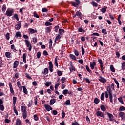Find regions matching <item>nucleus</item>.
Masks as SVG:
<instances>
[{
    "label": "nucleus",
    "instance_id": "7",
    "mask_svg": "<svg viewBox=\"0 0 125 125\" xmlns=\"http://www.w3.org/2000/svg\"><path fill=\"white\" fill-rule=\"evenodd\" d=\"M49 70L51 72V73H52V72H53V64H52V62H49Z\"/></svg>",
    "mask_w": 125,
    "mask_h": 125
},
{
    "label": "nucleus",
    "instance_id": "57",
    "mask_svg": "<svg viewBox=\"0 0 125 125\" xmlns=\"http://www.w3.org/2000/svg\"><path fill=\"white\" fill-rule=\"evenodd\" d=\"M33 117H34L35 121H39V117H38V115L35 114L33 116Z\"/></svg>",
    "mask_w": 125,
    "mask_h": 125
},
{
    "label": "nucleus",
    "instance_id": "9",
    "mask_svg": "<svg viewBox=\"0 0 125 125\" xmlns=\"http://www.w3.org/2000/svg\"><path fill=\"white\" fill-rule=\"evenodd\" d=\"M119 116L120 118H122V120H123V121H125V113L124 112H120L119 113Z\"/></svg>",
    "mask_w": 125,
    "mask_h": 125
},
{
    "label": "nucleus",
    "instance_id": "26",
    "mask_svg": "<svg viewBox=\"0 0 125 125\" xmlns=\"http://www.w3.org/2000/svg\"><path fill=\"white\" fill-rule=\"evenodd\" d=\"M115 83L117 84V88H120V83L116 80V78L113 79Z\"/></svg>",
    "mask_w": 125,
    "mask_h": 125
},
{
    "label": "nucleus",
    "instance_id": "34",
    "mask_svg": "<svg viewBox=\"0 0 125 125\" xmlns=\"http://www.w3.org/2000/svg\"><path fill=\"white\" fill-rule=\"evenodd\" d=\"M13 110H14V112L16 114V116H18V111H17V110L16 109V106H13Z\"/></svg>",
    "mask_w": 125,
    "mask_h": 125
},
{
    "label": "nucleus",
    "instance_id": "55",
    "mask_svg": "<svg viewBox=\"0 0 125 125\" xmlns=\"http://www.w3.org/2000/svg\"><path fill=\"white\" fill-rule=\"evenodd\" d=\"M6 40H7L8 41V40H9V39H10V36H9V33H7L6 35Z\"/></svg>",
    "mask_w": 125,
    "mask_h": 125
},
{
    "label": "nucleus",
    "instance_id": "25",
    "mask_svg": "<svg viewBox=\"0 0 125 125\" xmlns=\"http://www.w3.org/2000/svg\"><path fill=\"white\" fill-rule=\"evenodd\" d=\"M60 39H61V36L60 35V34H58L55 38V42H56V41H59Z\"/></svg>",
    "mask_w": 125,
    "mask_h": 125
},
{
    "label": "nucleus",
    "instance_id": "39",
    "mask_svg": "<svg viewBox=\"0 0 125 125\" xmlns=\"http://www.w3.org/2000/svg\"><path fill=\"white\" fill-rule=\"evenodd\" d=\"M6 10V5L5 4L3 5L2 7V11L3 12H5V11Z\"/></svg>",
    "mask_w": 125,
    "mask_h": 125
},
{
    "label": "nucleus",
    "instance_id": "62",
    "mask_svg": "<svg viewBox=\"0 0 125 125\" xmlns=\"http://www.w3.org/2000/svg\"><path fill=\"white\" fill-rule=\"evenodd\" d=\"M48 11V10L46 8H42V12H47Z\"/></svg>",
    "mask_w": 125,
    "mask_h": 125
},
{
    "label": "nucleus",
    "instance_id": "6",
    "mask_svg": "<svg viewBox=\"0 0 125 125\" xmlns=\"http://www.w3.org/2000/svg\"><path fill=\"white\" fill-rule=\"evenodd\" d=\"M9 86L10 87V91L12 95H14V90H13V87H12V84L10 82L9 83Z\"/></svg>",
    "mask_w": 125,
    "mask_h": 125
},
{
    "label": "nucleus",
    "instance_id": "33",
    "mask_svg": "<svg viewBox=\"0 0 125 125\" xmlns=\"http://www.w3.org/2000/svg\"><path fill=\"white\" fill-rule=\"evenodd\" d=\"M104 99H105V94L104 93H102L101 95V100L104 101Z\"/></svg>",
    "mask_w": 125,
    "mask_h": 125
},
{
    "label": "nucleus",
    "instance_id": "53",
    "mask_svg": "<svg viewBox=\"0 0 125 125\" xmlns=\"http://www.w3.org/2000/svg\"><path fill=\"white\" fill-rule=\"evenodd\" d=\"M68 91H69V90H68V89L63 90V94H64V95H66L68 94Z\"/></svg>",
    "mask_w": 125,
    "mask_h": 125
},
{
    "label": "nucleus",
    "instance_id": "4",
    "mask_svg": "<svg viewBox=\"0 0 125 125\" xmlns=\"http://www.w3.org/2000/svg\"><path fill=\"white\" fill-rule=\"evenodd\" d=\"M96 116L97 117H101L103 119L105 118V115L103 114V112L101 111H98L96 112Z\"/></svg>",
    "mask_w": 125,
    "mask_h": 125
},
{
    "label": "nucleus",
    "instance_id": "1",
    "mask_svg": "<svg viewBox=\"0 0 125 125\" xmlns=\"http://www.w3.org/2000/svg\"><path fill=\"white\" fill-rule=\"evenodd\" d=\"M25 43L26 44L27 47H28V50L31 51L32 50V44L30 42V41L28 40H24Z\"/></svg>",
    "mask_w": 125,
    "mask_h": 125
},
{
    "label": "nucleus",
    "instance_id": "11",
    "mask_svg": "<svg viewBox=\"0 0 125 125\" xmlns=\"http://www.w3.org/2000/svg\"><path fill=\"white\" fill-rule=\"evenodd\" d=\"M22 113H26L27 112V107L25 106H22L21 107Z\"/></svg>",
    "mask_w": 125,
    "mask_h": 125
},
{
    "label": "nucleus",
    "instance_id": "36",
    "mask_svg": "<svg viewBox=\"0 0 125 125\" xmlns=\"http://www.w3.org/2000/svg\"><path fill=\"white\" fill-rule=\"evenodd\" d=\"M16 36L17 38H18V37L19 38H22V35H21V33H20V32H17L16 33Z\"/></svg>",
    "mask_w": 125,
    "mask_h": 125
},
{
    "label": "nucleus",
    "instance_id": "8",
    "mask_svg": "<svg viewBox=\"0 0 125 125\" xmlns=\"http://www.w3.org/2000/svg\"><path fill=\"white\" fill-rule=\"evenodd\" d=\"M106 114L108 118H109V121H110V122H112V121H114V116H113V114L109 112H106Z\"/></svg>",
    "mask_w": 125,
    "mask_h": 125
},
{
    "label": "nucleus",
    "instance_id": "22",
    "mask_svg": "<svg viewBox=\"0 0 125 125\" xmlns=\"http://www.w3.org/2000/svg\"><path fill=\"white\" fill-rule=\"evenodd\" d=\"M65 32V30L63 29H59V34L60 35H63Z\"/></svg>",
    "mask_w": 125,
    "mask_h": 125
},
{
    "label": "nucleus",
    "instance_id": "24",
    "mask_svg": "<svg viewBox=\"0 0 125 125\" xmlns=\"http://www.w3.org/2000/svg\"><path fill=\"white\" fill-rule=\"evenodd\" d=\"M78 31V32H79V33H85V30L83 29V28H82V27H79Z\"/></svg>",
    "mask_w": 125,
    "mask_h": 125
},
{
    "label": "nucleus",
    "instance_id": "51",
    "mask_svg": "<svg viewBox=\"0 0 125 125\" xmlns=\"http://www.w3.org/2000/svg\"><path fill=\"white\" fill-rule=\"evenodd\" d=\"M59 85H60V83H57L55 84V89L56 90H57V89H58V86H59Z\"/></svg>",
    "mask_w": 125,
    "mask_h": 125
},
{
    "label": "nucleus",
    "instance_id": "15",
    "mask_svg": "<svg viewBox=\"0 0 125 125\" xmlns=\"http://www.w3.org/2000/svg\"><path fill=\"white\" fill-rule=\"evenodd\" d=\"M22 117L24 119H27L28 118V112H23L22 113Z\"/></svg>",
    "mask_w": 125,
    "mask_h": 125
},
{
    "label": "nucleus",
    "instance_id": "50",
    "mask_svg": "<svg viewBox=\"0 0 125 125\" xmlns=\"http://www.w3.org/2000/svg\"><path fill=\"white\" fill-rule=\"evenodd\" d=\"M102 33L104 34V35H107V30H106V29H103L102 30Z\"/></svg>",
    "mask_w": 125,
    "mask_h": 125
},
{
    "label": "nucleus",
    "instance_id": "3",
    "mask_svg": "<svg viewBox=\"0 0 125 125\" xmlns=\"http://www.w3.org/2000/svg\"><path fill=\"white\" fill-rule=\"evenodd\" d=\"M22 22H23V21H20L18 22V24H17L15 26V28L16 29V30H17V31L20 30V28H21V26L22 25Z\"/></svg>",
    "mask_w": 125,
    "mask_h": 125
},
{
    "label": "nucleus",
    "instance_id": "27",
    "mask_svg": "<svg viewBox=\"0 0 125 125\" xmlns=\"http://www.w3.org/2000/svg\"><path fill=\"white\" fill-rule=\"evenodd\" d=\"M3 61H2V58L1 57H0V68H2L3 66Z\"/></svg>",
    "mask_w": 125,
    "mask_h": 125
},
{
    "label": "nucleus",
    "instance_id": "5",
    "mask_svg": "<svg viewBox=\"0 0 125 125\" xmlns=\"http://www.w3.org/2000/svg\"><path fill=\"white\" fill-rule=\"evenodd\" d=\"M99 78L100 79H99V82H101L102 83H104V84L105 83H107V80L105 78L103 77L102 76H100Z\"/></svg>",
    "mask_w": 125,
    "mask_h": 125
},
{
    "label": "nucleus",
    "instance_id": "40",
    "mask_svg": "<svg viewBox=\"0 0 125 125\" xmlns=\"http://www.w3.org/2000/svg\"><path fill=\"white\" fill-rule=\"evenodd\" d=\"M52 83L51 82H46L45 83V85L46 86H47V87H48V86H49V85H50L51 84H52Z\"/></svg>",
    "mask_w": 125,
    "mask_h": 125
},
{
    "label": "nucleus",
    "instance_id": "2",
    "mask_svg": "<svg viewBox=\"0 0 125 125\" xmlns=\"http://www.w3.org/2000/svg\"><path fill=\"white\" fill-rule=\"evenodd\" d=\"M13 12H14V10L13 9L8 8L6 11V14L7 16H12Z\"/></svg>",
    "mask_w": 125,
    "mask_h": 125
},
{
    "label": "nucleus",
    "instance_id": "49",
    "mask_svg": "<svg viewBox=\"0 0 125 125\" xmlns=\"http://www.w3.org/2000/svg\"><path fill=\"white\" fill-rule=\"evenodd\" d=\"M71 4H72V6H74L75 7H79V5L77 3L71 2Z\"/></svg>",
    "mask_w": 125,
    "mask_h": 125
},
{
    "label": "nucleus",
    "instance_id": "31",
    "mask_svg": "<svg viewBox=\"0 0 125 125\" xmlns=\"http://www.w3.org/2000/svg\"><path fill=\"white\" fill-rule=\"evenodd\" d=\"M49 107H50V106L48 104H45L44 105V107L45 108L46 111H47L48 112L50 111Z\"/></svg>",
    "mask_w": 125,
    "mask_h": 125
},
{
    "label": "nucleus",
    "instance_id": "13",
    "mask_svg": "<svg viewBox=\"0 0 125 125\" xmlns=\"http://www.w3.org/2000/svg\"><path fill=\"white\" fill-rule=\"evenodd\" d=\"M16 125H22V121L19 118L17 119L16 121Z\"/></svg>",
    "mask_w": 125,
    "mask_h": 125
},
{
    "label": "nucleus",
    "instance_id": "60",
    "mask_svg": "<svg viewBox=\"0 0 125 125\" xmlns=\"http://www.w3.org/2000/svg\"><path fill=\"white\" fill-rule=\"evenodd\" d=\"M0 111H4V106L3 105H0Z\"/></svg>",
    "mask_w": 125,
    "mask_h": 125
},
{
    "label": "nucleus",
    "instance_id": "32",
    "mask_svg": "<svg viewBox=\"0 0 125 125\" xmlns=\"http://www.w3.org/2000/svg\"><path fill=\"white\" fill-rule=\"evenodd\" d=\"M11 53L9 52H7L5 53V56L7 57V58H10V55Z\"/></svg>",
    "mask_w": 125,
    "mask_h": 125
},
{
    "label": "nucleus",
    "instance_id": "12",
    "mask_svg": "<svg viewBox=\"0 0 125 125\" xmlns=\"http://www.w3.org/2000/svg\"><path fill=\"white\" fill-rule=\"evenodd\" d=\"M19 64V62L18 61H15L13 64V68L14 69H16L17 67H18V65Z\"/></svg>",
    "mask_w": 125,
    "mask_h": 125
},
{
    "label": "nucleus",
    "instance_id": "44",
    "mask_svg": "<svg viewBox=\"0 0 125 125\" xmlns=\"http://www.w3.org/2000/svg\"><path fill=\"white\" fill-rule=\"evenodd\" d=\"M54 28L55 29L54 30L55 32H56V33H57V32H58V29H59L60 28L59 25H56Z\"/></svg>",
    "mask_w": 125,
    "mask_h": 125
},
{
    "label": "nucleus",
    "instance_id": "14",
    "mask_svg": "<svg viewBox=\"0 0 125 125\" xmlns=\"http://www.w3.org/2000/svg\"><path fill=\"white\" fill-rule=\"evenodd\" d=\"M90 66L92 70H93V69H94V66H96V62H93L92 63L90 62Z\"/></svg>",
    "mask_w": 125,
    "mask_h": 125
},
{
    "label": "nucleus",
    "instance_id": "19",
    "mask_svg": "<svg viewBox=\"0 0 125 125\" xmlns=\"http://www.w3.org/2000/svg\"><path fill=\"white\" fill-rule=\"evenodd\" d=\"M13 106H15L16 104V101H17V97H13Z\"/></svg>",
    "mask_w": 125,
    "mask_h": 125
},
{
    "label": "nucleus",
    "instance_id": "54",
    "mask_svg": "<svg viewBox=\"0 0 125 125\" xmlns=\"http://www.w3.org/2000/svg\"><path fill=\"white\" fill-rule=\"evenodd\" d=\"M57 74H58V76H59V77H60V76H62V75H63V73H62V71H61L58 70Z\"/></svg>",
    "mask_w": 125,
    "mask_h": 125
},
{
    "label": "nucleus",
    "instance_id": "61",
    "mask_svg": "<svg viewBox=\"0 0 125 125\" xmlns=\"http://www.w3.org/2000/svg\"><path fill=\"white\" fill-rule=\"evenodd\" d=\"M74 54H75L76 56H79V51L77 50H74Z\"/></svg>",
    "mask_w": 125,
    "mask_h": 125
},
{
    "label": "nucleus",
    "instance_id": "23",
    "mask_svg": "<svg viewBox=\"0 0 125 125\" xmlns=\"http://www.w3.org/2000/svg\"><path fill=\"white\" fill-rule=\"evenodd\" d=\"M100 108L101 111H103V112H106V107L104 105H101L100 106Z\"/></svg>",
    "mask_w": 125,
    "mask_h": 125
},
{
    "label": "nucleus",
    "instance_id": "43",
    "mask_svg": "<svg viewBox=\"0 0 125 125\" xmlns=\"http://www.w3.org/2000/svg\"><path fill=\"white\" fill-rule=\"evenodd\" d=\"M32 39L34 44H36V43H37V40H38V38L34 37Z\"/></svg>",
    "mask_w": 125,
    "mask_h": 125
},
{
    "label": "nucleus",
    "instance_id": "21",
    "mask_svg": "<svg viewBox=\"0 0 125 125\" xmlns=\"http://www.w3.org/2000/svg\"><path fill=\"white\" fill-rule=\"evenodd\" d=\"M64 105H66V106H69L71 105V101H70V100H66V102L64 103Z\"/></svg>",
    "mask_w": 125,
    "mask_h": 125
},
{
    "label": "nucleus",
    "instance_id": "30",
    "mask_svg": "<svg viewBox=\"0 0 125 125\" xmlns=\"http://www.w3.org/2000/svg\"><path fill=\"white\" fill-rule=\"evenodd\" d=\"M69 56L70 57V58H71V59H73V60H76L77 58L76 57V56L75 55H74L73 54H70L69 55Z\"/></svg>",
    "mask_w": 125,
    "mask_h": 125
},
{
    "label": "nucleus",
    "instance_id": "41",
    "mask_svg": "<svg viewBox=\"0 0 125 125\" xmlns=\"http://www.w3.org/2000/svg\"><path fill=\"white\" fill-rule=\"evenodd\" d=\"M110 69L111 72H113V73L115 72V68L113 65H110Z\"/></svg>",
    "mask_w": 125,
    "mask_h": 125
},
{
    "label": "nucleus",
    "instance_id": "64",
    "mask_svg": "<svg viewBox=\"0 0 125 125\" xmlns=\"http://www.w3.org/2000/svg\"><path fill=\"white\" fill-rule=\"evenodd\" d=\"M72 125H81L77 121H75V123H72Z\"/></svg>",
    "mask_w": 125,
    "mask_h": 125
},
{
    "label": "nucleus",
    "instance_id": "38",
    "mask_svg": "<svg viewBox=\"0 0 125 125\" xmlns=\"http://www.w3.org/2000/svg\"><path fill=\"white\" fill-rule=\"evenodd\" d=\"M70 66L71 67V68H69L70 72H72V71H74L75 72L76 68L75 67H74V66H73V64H71Z\"/></svg>",
    "mask_w": 125,
    "mask_h": 125
},
{
    "label": "nucleus",
    "instance_id": "45",
    "mask_svg": "<svg viewBox=\"0 0 125 125\" xmlns=\"http://www.w3.org/2000/svg\"><path fill=\"white\" fill-rule=\"evenodd\" d=\"M17 86L18 87H19V88L21 87H23V86H22V84L20 83V81L17 82Z\"/></svg>",
    "mask_w": 125,
    "mask_h": 125
},
{
    "label": "nucleus",
    "instance_id": "10",
    "mask_svg": "<svg viewBox=\"0 0 125 125\" xmlns=\"http://www.w3.org/2000/svg\"><path fill=\"white\" fill-rule=\"evenodd\" d=\"M52 29V26H48L45 28V33H50L51 32V29Z\"/></svg>",
    "mask_w": 125,
    "mask_h": 125
},
{
    "label": "nucleus",
    "instance_id": "42",
    "mask_svg": "<svg viewBox=\"0 0 125 125\" xmlns=\"http://www.w3.org/2000/svg\"><path fill=\"white\" fill-rule=\"evenodd\" d=\"M118 100L121 104H124V101H123V98H122V97L118 98Z\"/></svg>",
    "mask_w": 125,
    "mask_h": 125
},
{
    "label": "nucleus",
    "instance_id": "63",
    "mask_svg": "<svg viewBox=\"0 0 125 125\" xmlns=\"http://www.w3.org/2000/svg\"><path fill=\"white\" fill-rule=\"evenodd\" d=\"M61 81H62V83H65V82H66V78L65 77H62L61 79Z\"/></svg>",
    "mask_w": 125,
    "mask_h": 125
},
{
    "label": "nucleus",
    "instance_id": "16",
    "mask_svg": "<svg viewBox=\"0 0 125 125\" xmlns=\"http://www.w3.org/2000/svg\"><path fill=\"white\" fill-rule=\"evenodd\" d=\"M22 88L23 90V93L25 94H28V90H27V88H26V86H22Z\"/></svg>",
    "mask_w": 125,
    "mask_h": 125
},
{
    "label": "nucleus",
    "instance_id": "58",
    "mask_svg": "<svg viewBox=\"0 0 125 125\" xmlns=\"http://www.w3.org/2000/svg\"><path fill=\"white\" fill-rule=\"evenodd\" d=\"M25 76L26 78H27V79H29V80H32V77L28 73H25Z\"/></svg>",
    "mask_w": 125,
    "mask_h": 125
},
{
    "label": "nucleus",
    "instance_id": "35",
    "mask_svg": "<svg viewBox=\"0 0 125 125\" xmlns=\"http://www.w3.org/2000/svg\"><path fill=\"white\" fill-rule=\"evenodd\" d=\"M91 4H92V6H95V7H97V6H98V4L95 1H92Z\"/></svg>",
    "mask_w": 125,
    "mask_h": 125
},
{
    "label": "nucleus",
    "instance_id": "56",
    "mask_svg": "<svg viewBox=\"0 0 125 125\" xmlns=\"http://www.w3.org/2000/svg\"><path fill=\"white\" fill-rule=\"evenodd\" d=\"M121 16H118L117 19L119 25H122V21H121Z\"/></svg>",
    "mask_w": 125,
    "mask_h": 125
},
{
    "label": "nucleus",
    "instance_id": "37",
    "mask_svg": "<svg viewBox=\"0 0 125 125\" xmlns=\"http://www.w3.org/2000/svg\"><path fill=\"white\" fill-rule=\"evenodd\" d=\"M86 70L90 73V74H92V71L89 68V67L88 65H86Z\"/></svg>",
    "mask_w": 125,
    "mask_h": 125
},
{
    "label": "nucleus",
    "instance_id": "28",
    "mask_svg": "<svg viewBox=\"0 0 125 125\" xmlns=\"http://www.w3.org/2000/svg\"><path fill=\"white\" fill-rule=\"evenodd\" d=\"M106 10H107V7L104 6V7L101 9V11L103 13H105V12H106Z\"/></svg>",
    "mask_w": 125,
    "mask_h": 125
},
{
    "label": "nucleus",
    "instance_id": "46",
    "mask_svg": "<svg viewBox=\"0 0 125 125\" xmlns=\"http://www.w3.org/2000/svg\"><path fill=\"white\" fill-rule=\"evenodd\" d=\"M32 105H33V101L31 100L29 102V104L27 105V106L28 107V108H30L31 107H32Z\"/></svg>",
    "mask_w": 125,
    "mask_h": 125
},
{
    "label": "nucleus",
    "instance_id": "29",
    "mask_svg": "<svg viewBox=\"0 0 125 125\" xmlns=\"http://www.w3.org/2000/svg\"><path fill=\"white\" fill-rule=\"evenodd\" d=\"M94 102L95 104H98L100 102V100L98 98H95L94 100Z\"/></svg>",
    "mask_w": 125,
    "mask_h": 125
},
{
    "label": "nucleus",
    "instance_id": "20",
    "mask_svg": "<svg viewBox=\"0 0 125 125\" xmlns=\"http://www.w3.org/2000/svg\"><path fill=\"white\" fill-rule=\"evenodd\" d=\"M42 74H43V75H47V74H48V68H45L43 71H42Z\"/></svg>",
    "mask_w": 125,
    "mask_h": 125
},
{
    "label": "nucleus",
    "instance_id": "18",
    "mask_svg": "<svg viewBox=\"0 0 125 125\" xmlns=\"http://www.w3.org/2000/svg\"><path fill=\"white\" fill-rule=\"evenodd\" d=\"M55 102H56V99H51L50 101V106H52V105H53Z\"/></svg>",
    "mask_w": 125,
    "mask_h": 125
},
{
    "label": "nucleus",
    "instance_id": "17",
    "mask_svg": "<svg viewBox=\"0 0 125 125\" xmlns=\"http://www.w3.org/2000/svg\"><path fill=\"white\" fill-rule=\"evenodd\" d=\"M29 32L31 34H35V33H38V31L37 30H35L33 28H30L29 29Z\"/></svg>",
    "mask_w": 125,
    "mask_h": 125
},
{
    "label": "nucleus",
    "instance_id": "48",
    "mask_svg": "<svg viewBox=\"0 0 125 125\" xmlns=\"http://www.w3.org/2000/svg\"><path fill=\"white\" fill-rule=\"evenodd\" d=\"M122 66H121V70H123V71L125 70V62H123L121 63Z\"/></svg>",
    "mask_w": 125,
    "mask_h": 125
},
{
    "label": "nucleus",
    "instance_id": "59",
    "mask_svg": "<svg viewBox=\"0 0 125 125\" xmlns=\"http://www.w3.org/2000/svg\"><path fill=\"white\" fill-rule=\"evenodd\" d=\"M119 111H125V107L124 106H121L119 108Z\"/></svg>",
    "mask_w": 125,
    "mask_h": 125
},
{
    "label": "nucleus",
    "instance_id": "52",
    "mask_svg": "<svg viewBox=\"0 0 125 125\" xmlns=\"http://www.w3.org/2000/svg\"><path fill=\"white\" fill-rule=\"evenodd\" d=\"M45 26H51L52 25V24L51 23V22H48V21H46L45 24H44Z\"/></svg>",
    "mask_w": 125,
    "mask_h": 125
},
{
    "label": "nucleus",
    "instance_id": "47",
    "mask_svg": "<svg viewBox=\"0 0 125 125\" xmlns=\"http://www.w3.org/2000/svg\"><path fill=\"white\" fill-rule=\"evenodd\" d=\"M81 49H82V55H83H83H84V53H85V51H84V48H83V46H82Z\"/></svg>",
    "mask_w": 125,
    "mask_h": 125
}]
</instances>
